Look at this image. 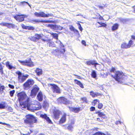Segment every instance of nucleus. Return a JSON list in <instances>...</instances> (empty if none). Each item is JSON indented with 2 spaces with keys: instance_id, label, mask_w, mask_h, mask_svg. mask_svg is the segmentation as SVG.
I'll list each match as a JSON object with an SVG mask.
<instances>
[{
  "instance_id": "3c124183",
  "label": "nucleus",
  "mask_w": 135,
  "mask_h": 135,
  "mask_svg": "<svg viewBox=\"0 0 135 135\" xmlns=\"http://www.w3.org/2000/svg\"><path fill=\"white\" fill-rule=\"evenodd\" d=\"M98 100L97 99H95L92 102L93 105V106H95L98 102Z\"/></svg>"
},
{
  "instance_id": "a878e982",
  "label": "nucleus",
  "mask_w": 135,
  "mask_h": 135,
  "mask_svg": "<svg viewBox=\"0 0 135 135\" xmlns=\"http://www.w3.org/2000/svg\"><path fill=\"white\" fill-rule=\"evenodd\" d=\"M35 71L37 76H39L41 75L42 74V70L38 68H37L35 70Z\"/></svg>"
},
{
  "instance_id": "ea45409f",
  "label": "nucleus",
  "mask_w": 135,
  "mask_h": 135,
  "mask_svg": "<svg viewBox=\"0 0 135 135\" xmlns=\"http://www.w3.org/2000/svg\"><path fill=\"white\" fill-rule=\"evenodd\" d=\"M98 23H99L101 26H99L98 27H101V26L105 27L107 26L106 24L104 23L98 22Z\"/></svg>"
},
{
  "instance_id": "20e7f679",
  "label": "nucleus",
  "mask_w": 135,
  "mask_h": 135,
  "mask_svg": "<svg viewBox=\"0 0 135 135\" xmlns=\"http://www.w3.org/2000/svg\"><path fill=\"white\" fill-rule=\"evenodd\" d=\"M18 75V81L20 83L23 82L29 76L27 74H25L24 73L19 71L16 73Z\"/></svg>"
},
{
  "instance_id": "a18cd8bd",
  "label": "nucleus",
  "mask_w": 135,
  "mask_h": 135,
  "mask_svg": "<svg viewBox=\"0 0 135 135\" xmlns=\"http://www.w3.org/2000/svg\"><path fill=\"white\" fill-rule=\"evenodd\" d=\"M115 69L114 68L112 67V68L110 70V72L111 73H111H113L115 74Z\"/></svg>"
},
{
  "instance_id": "4be33fe9",
  "label": "nucleus",
  "mask_w": 135,
  "mask_h": 135,
  "mask_svg": "<svg viewBox=\"0 0 135 135\" xmlns=\"http://www.w3.org/2000/svg\"><path fill=\"white\" fill-rule=\"evenodd\" d=\"M41 40L43 41L44 42H50L49 44V46L51 47H54L55 46V44L54 43L52 42H50V39H41Z\"/></svg>"
},
{
  "instance_id": "4c0bfd02",
  "label": "nucleus",
  "mask_w": 135,
  "mask_h": 135,
  "mask_svg": "<svg viewBox=\"0 0 135 135\" xmlns=\"http://www.w3.org/2000/svg\"><path fill=\"white\" fill-rule=\"evenodd\" d=\"M97 87L99 88L101 90H103L105 85H100V84H97L96 85Z\"/></svg>"
},
{
  "instance_id": "2f4dec72",
  "label": "nucleus",
  "mask_w": 135,
  "mask_h": 135,
  "mask_svg": "<svg viewBox=\"0 0 135 135\" xmlns=\"http://www.w3.org/2000/svg\"><path fill=\"white\" fill-rule=\"evenodd\" d=\"M128 46V44L124 42L121 44V48L123 49H128L129 48Z\"/></svg>"
},
{
  "instance_id": "393cba45",
  "label": "nucleus",
  "mask_w": 135,
  "mask_h": 135,
  "mask_svg": "<svg viewBox=\"0 0 135 135\" xmlns=\"http://www.w3.org/2000/svg\"><path fill=\"white\" fill-rule=\"evenodd\" d=\"M6 67L9 70H11L12 69H15L16 68L13 66L11 64H10L9 61H7L6 63Z\"/></svg>"
},
{
  "instance_id": "a19ab883",
  "label": "nucleus",
  "mask_w": 135,
  "mask_h": 135,
  "mask_svg": "<svg viewBox=\"0 0 135 135\" xmlns=\"http://www.w3.org/2000/svg\"><path fill=\"white\" fill-rule=\"evenodd\" d=\"M15 92V90H12L10 91L9 92V93L10 96L12 97L13 96V95Z\"/></svg>"
},
{
  "instance_id": "338daca9",
  "label": "nucleus",
  "mask_w": 135,
  "mask_h": 135,
  "mask_svg": "<svg viewBox=\"0 0 135 135\" xmlns=\"http://www.w3.org/2000/svg\"><path fill=\"white\" fill-rule=\"evenodd\" d=\"M74 32L76 34H79V32L78 30L76 29H75L74 30Z\"/></svg>"
},
{
  "instance_id": "f8f14e48",
  "label": "nucleus",
  "mask_w": 135,
  "mask_h": 135,
  "mask_svg": "<svg viewBox=\"0 0 135 135\" xmlns=\"http://www.w3.org/2000/svg\"><path fill=\"white\" fill-rule=\"evenodd\" d=\"M34 15L37 17H48L50 16L49 14H46L43 12H41L39 13L35 12L34 13Z\"/></svg>"
},
{
  "instance_id": "dca6fc26",
  "label": "nucleus",
  "mask_w": 135,
  "mask_h": 135,
  "mask_svg": "<svg viewBox=\"0 0 135 135\" xmlns=\"http://www.w3.org/2000/svg\"><path fill=\"white\" fill-rule=\"evenodd\" d=\"M68 107L70 111L73 112L75 113H78L80 109L79 108H75L70 107Z\"/></svg>"
},
{
  "instance_id": "f704fd0d",
  "label": "nucleus",
  "mask_w": 135,
  "mask_h": 135,
  "mask_svg": "<svg viewBox=\"0 0 135 135\" xmlns=\"http://www.w3.org/2000/svg\"><path fill=\"white\" fill-rule=\"evenodd\" d=\"M5 87L4 85H2L0 84V94H2L3 92V90L5 89Z\"/></svg>"
},
{
  "instance_id": "0e129e2a",
  "label": "nucleus",
  "mask_w": 135,
  "mask_h": 135,
  "mask_svg": "<svg viewBox=\"0 0 135 135\" xmlns=\"http://www.w3.org/2000/svg\"><path fill=\"white\" fill-rule=\"evenodd\" d=\"M81 43L83 45L85 46L86 45V43L85 41L84 40H82L81 41Z\"/></svg>"
},
{
  "instance_id": "6e6d98bb",
  "label": "nucleus",
  "mask_w": 135,
  "mask_h": 135,
  "mask_svg": "<svg viewBox=\"0 0 135 135\" xmlns=\"http://www.w3.org/2000/svg\"><path fill=\"white\" fill-rule=\"evenodd\" d=\"M21 26L23 28L27 29V26H26L23 24H22L21 25Z\"/></svg>"
},
{
  "instance_id": "f03ea898",
  "label": "nucleus",
  "mask_w": 135,
  "mask_h": 135,
  "mask_svg": "<svg viewBox=\"0 0 135 135\" xmlns=\"http://www.w3.org/2000/svg\"><path fill=\"white\" fill-rule=\"evenodd\" d=\"M26 119H24V122L25 124L29 125H32L33 123H36L37 120L34 115L28 114L25 117Z\"/></svg>"
},
{
  "instance_id": "4468645a",
  "label": "nucleus",
  "mask_w": 135,
  "mask_h": 135,
  "mask_svg": "<svg viewBox=\"0 0 135 135\" xmlns=\"http://www.w3.org/2000/svg\"><path fill=\"white\" fill-rule=\"evenodd\" d=\"M47 26L55 30H58L62 29V27L56 25L49 24Z\"/></svg>"
},
{
  "instance_id": "9d476101",
  "label": "nucleus",
  "mask_w": 135,
  "mask_h": 135,
  "mask_svg": "<svg viewBox=\"0 0 135 135\" xmlns=\"http://www.w3.org/2000/svg\"><path fill=\"white\" fill-rule=\"evenodd\" d=\"M57 101L59 103L67 105L69 103V101L64 97H61L57 99Z\"/></svg>"
},
{
  "instance_id": "603ef678",
  "label": "nucleus",
  "mask_w": 135,
  "mask_h": 135,
  "mask_svg": "<svg viewBox=\"0 0 135 135\" xmlns=\"http://www.w3.org/2000/svg\"><path fill=\"white\" fill-rule=\"evenodd\" d=\"M8 108V110L10 112H12L13 109L12 107H11L8 106L7 105V108Z\"/></svg>"
},
{
  "instance_id": "052dcab7",
  "label": "nucleus",
  "mask_w": 135,
  "mask_h": 135,
  "mask_svg": "<svg viewBox=\"0 0 135 135\" xmlns=\"http://www.w3.org/2000/svg\"><path fill=\"white\" fill-rule=\"evenodd\" d=\"M78 25L79 26V28L80 31H82L83 29L81 27V25L79 23L78 24Z\"/></svg>"
},
{
  "instance_id": "6ab92c4d",
  "label": "nucleus",
  "mask_w": 135,
  "mask_h": 135,
  "mask_svg": "<svg viewBox=\"0 0 135 135\" xmlns=\"http://www.w3.org/2000/svg\"><path fill=\"white\" fill-rule=\"evenodd\" d=\"M86 64L88 65H94L95 67L98 64L94 60H91L87 61L86 62Z\"/></svg>"
},
{
  "instance_id": "69168bd1",
  "label": "nucleus",
  "mask_w": 135,
  "mask_h": 135,
  "mask_svg": "<svg viewBox=\"0 0 135 135\" xmlns=\"http://www.w3.org/2000/svg\"><path fill=\"white\" fill-rule=\"evenodd\" d=\"M22 4H23L25 3L26 4L28 5L29 6H30V5L27 2H25V1L23 2H22Z\"/></svg>"
},
{
  "instance_id": "c756f323",
  "label": "nucleus",
  "mask_w": 135,
  "mask_h": 135,
  "mask_svg": "<svg viewBox=\"0 0 135 135\" xmlns=\"http://www.w3.org/2000/svg\"><path fill=\"white\" fill-rule=\"evenodd\" d=\"M90 95L93 98L97 97L99 95V93H94L93 91L90 92Z\"/></svg>"
},
{
  "instance_id": "de8ad7c7",
  "label": "nucleus",
  "mask_w": 135,
  "mask_h": 135,
  "mask_svg": "<svg viewBox=\"0 0 135 135\" xmlns=\"http://www.w3.org/2000/svg\"><path fill=\"white\" fill-rule=\"evenodd\" d=\"M27 29L28 30H33L35 29V28L34 27L32 26H27Z\"/></svg>"
},
{
  "instance_id": "bb28decb",
  "label": "nucleus",
  "mask_w": 135,
  "mask_h": 135,
  "mask_svg": "<svg viewBox=\"0 0 135 135\" xmlns=\"http://www.w3.org/2000/svg\"><path fill=\"white\" fill-rule=\"evenodd\" d=\"M74 81L76 84L79 85L81 88H84L83 84L80 81L75 79L74 80Z\"/></svg>"
},
{
  "instance_id": "774afa93",
  "label": "nucleus",
  "mask_w": 135,
  "mask_h": 135,
  "mask_svg": "<svg viewBox=\"0 0 135 135\" xmlns=\"http://www.w3.org/2000/svg\"><path fill=\"white\" fill-rule=\"evenodd\" d=\"M131 39H133L135 40V36L134 35H132L131 36Z\"/></svg>"
},
{
  "instance_id": "37998d69",
  "label": "nucleus",
  "mask_w": 135,
  "mask_h": 135,
  "mask_svg": "<svg viewBox=\"0 0 135 135\" xmlns=\"http://www.w3.org/2000/svg\"><path fill=\"white\" fill-rule=\"evenodd\" d=\"M0 73L2 75L3 74V68L2 66V64L0 63Z\"/></svg>"
},
{
  "instance_id": "2eb2a0df",
  "label": "nucleus",
  "mask_w": 135,
  "mask_h": 135,
  "mask_svg": "<svg viewBox=\"0 0 135 135\" xmlns=\"http://www.w3.org/2000/svg\"><path fill=\"white\" fill-rule=\"evenodd\" d=\"M14 18L17 21L22 22L24 20V16L23 15H17L14 17Z\"/></svg>"
},
{
  "instance_id": "7c9ffc66",
  "label": "nucleus",
  "mask_w": 135,
  "mask_h": 135,
  "mask_svg": "<svg viewBox=\"0 0 135 135\" xmlns=\"http://www.w3.org/2000/svg\"><path fill=\"white\" fill-rule=\"evenodd\" d=\"M119 25L117 23L114 24L112 27V30L113 31H114L117 30L119 27Z\"/></svg>"
},
{
  "instance_id": "f257e3e1",
  "label": "nucleus",
  "mask_w": 135,
  "mask_h": 135,
  "mask_svg": "<svg viewBox=\"0 0 135 135\" xmlns=\"http://www.w3.org/2000/svg\"><path fill=\"white\" fill-rule=\"evenodd\" d=\"M21 106L24 108H27L28 110L31 111L36 110H39V108L36 107V106H38V105H35V104H30L29 102V99H28L25 102H23Z\"/></svg>"
},
{
  "instance_id": "8fccbe9b",
  "label": "nucleus",
  "mask_w": 135,
  "mask_h": 135,
  "mask_svg": "<svg viewBox=\"0 0 135 135\" xmlns=\"http://www.w3.org/2000/svg\"><path fill=\"white\" fill-rule=\"evenodd\" d=\"M99 104L98 105V108L99 109H101L103 106V104L102 103H99V102H98Z\"/></svg>"
},
{
  "instance_id": "1a4fd4ad",
  "label": "nucleus",
  "mask_w": 135,
  "mask_h": 135,
  "mask_svg": "<svg viewBox=\"0 0 135 135\" xmlns=\"http://www.w3.org/2000/svg\"><path fill=\"white\" fill-rule=\"evenodd\" d=\"M39 90V88L37 85H35L33 87L31 90V96L34 97L36 95Z\"/></svg>"
},
{
  "instance_id": "09e8293b",
  "label": "nucleus",
  "mask_w": 135,
  "mask_h": 135,
  "mask_svg": "<svg viewBox=\"0 0 135 135\" xmlns=\"http://www.w3.org/2000/svg\"><path fill=\"white\" fill-rule=\"evenodd\" d=\"M48 104L46 102H44L43 105V107L44 108H46L48 106Z\"/></svg>"
},
{
  "instance_id": "b1692460",
  "label": "nucleus",
  "mask_w": 135,
  "mask_h": 135,
  "mask_svg": "<svg viewBox=\"0 0 135 135\" xmlns=\"http://www.w3.org/2000/svg\"><path fill=\"white\" fill-rule=\"evenodd\" d=\"M66 114H64L61 118L60 121L59 123L62 124L64 123L66 121Z\"/></svg>"
},
{
  "instance_id": "a211bd4d",
  "label": "nucleus",
  "mask_w": 135,
  "mask_h": 135,
  "mask_svg": "<svg viewBox=\"0 0 135 135\" xmlns=\"http://www.w3.org/2000/svg\"><path fill=\"white\" fill-rule=\"evenodd\" d=\"M74 122L73 121H71L70 124L66 125L67 129L69 131H72L73 129V125Z\"/></svg>"
},
{
  "instance_id": "5fc2aeb1",
  "label": "nucleus",
  "mask_w": 135,
  "mask_h": 135,
  "mask_svg": "<svg viewBox=\"0 0 135 135\" xmlns=\"http://www.w3.org/2000/svg\"><path fill=\"white\" fill-rule=\"evenodd\" d=\"M63 53V51H53L52 52V53L53 54L54 53Z\"/></svg>"
},
{
  "instance_id": "79ce46f5",
  "label": "nucleus",
  "mask_w": 135,
  "mask_h": 135,
  "mask_svg": "<svg viewBox=\"0 0 135 135\" xmlns=\"http://www.w3.org/2000/svg\"><path fill=\"white\" fill-rule=\"evenodd\" d=\"M93 135H106L105 133L100 132H96Z\"/></svg>"
},
{
  "instance_id": "49530a36",
  "label": "nucleus",
  "mask_w": 135,
  "mask_h": 135,
  "mask_svg": "<svg viewBox=\"0 0 135 135\" xmlns=\"http://www.w3.org/2000/svg\"><path fill=\"white\" fill-rule=\"evenodd\" d=\"M54 21H50L49 20H44L42 21L44 23H54Z\"/></svg>"
},
{
  "instance_id": "e433bc0d",
  "label": "nucleus",
  "mask_w": 135,
  "mask_h": 135,
  "mask_svg": "<svg viewBox=\"0 0 135 135\" xmlns=\"http://www.w3.org/2000/svg\"><path fill=\"white\" fill-rule=\"evenodd\" d=\"M133 44V41L132 40H130L129 41L128 43V46H129V48L131 47H133L134 46Z\"/></svg>"
},
{
  "instance_id": "c9c22d12",
  "label": "nucleus",
  "mask_w": 135,
  "mask_h": 135,
  "mask_svg": "<svg viewBox=\"0 0 135 135\" xmlns=\"http://www.w3.org/2000/svg\"><path fill=\"white\" fill-rule=\"evenodd\" d=\"M34 37L35 38V40H38L41 38V36L40 35L36 34L34 36Z\"/></svg>"
},
{
  "instance_id": "864d4df0",
  "label": "nucleus",
  "mask_w": 135,
  "mask_h": 135,
  "mask_svg": "<svg viewBox=\"0 0 135 135\" xmlns=\"http://www.w3.org/2000/svg\"><path fill=\"white\" fill-rule=\"evenodd\" d=\"M95 108L94 107H91L90 108V110L91 112L95 110Z\"/></svg>"
},
{
  "instance_id": "bf43d9fd",
  "label": "nucleus",
  "mask_w": 135,
  "mask_h": 135,
  "mask_svg": "<svg viewBox=\"0 0 135 135\" xmlns=\"http://www.w3.org/2000/svg\"><path fill=\"white\" fill-rule=\"evenodd\" d=\"M32 22L33 23H34V22H40V20H34L32 21Z\"/></svg>"
},
{
  "instance_id": "58836bf2",
  "label": "nucleus",
  "mask_w": 135,
  "mask_h": 135,
  "mask_svg": "<svg viewBox=\"0 0 135 135\" xmlns=\"http://www.w3.org/2000/svg\"><path fill=\"white\" fill-rule=\"evenodd\" d=\"M100 75L102 78H106L107 76V75L106 73H105L103 72H101L100 73Z\"/></svg>"
},
{
  "instance_id": "c85d7f7f",
  "label": "nucleus",
  "mask_w": 135,
  "mask_h": 135,
  "mask_svg": "<svg viewBox=\"0 0 135 135\" xmlns=\"http://www.w3.org/2000/svg\"><path fill=\"white\" fill-rule=\"evenodd\" d=\"M74 81L76 84L79 85L81 88H84L83 84L80 81L75 79L74 80Z\"/></svg>"
},
{
  "instance_id": "aec40b11",
  "label": "nucleus",
  "mask_w": 135,
  "mask_h": 135,
  "mask_svg": "<svg viewBox=\"0 0 135 135\" xmlns=\"http://www.w3.org/2000/svg\"><path fill=\"white\" fill-rule=\"evenodd\" d=\"M60 112L58 110H56L53 112V113L54 117L56 119H58L59 118Z\"/></svg>"
},
{
  "instance_id": "39448f33",
  "label": "nucleus",
  "mask_w": 135,
  "mask_h": 135,
  "mask_svg": "<svg viewBox=\"0 0 135 135\" xmlns=\"http://www.w3.org/2000/svg\"><path fill=\"white\" fill-rule=\"evenodd\" d=\"M18 61L22 64L24 65H26L30 67H32L34 65L33 62L30 59L28 60H26L25 61L18 60Z\"/></svg>"
},
{
  "instance_id": "e2e57ef3",
  "label": "nucleus",
  "mask_w": 135,
  "mask_h": 135,
  "mask_svg": "<svg viewBox=\"0 0 135 135\" xmlns=\"http://www.w3.org/2000/svg\"><path fill=\"white\" fill-rule=\"evenodd\" d=\"M115 124L117 125L118 124H121V122L120 121L118 120V121H117L115 122Z\"/></svg>"
},
{
  "instance_id": "cd10ccee",
  "label": "nucleus",
  "mask_w": 135,
  "mask_h": 135,
  "mask_svg": "<svg viewBox=\"0 0 135 135\" xmlns=\"http://www.w3.org/2000/svg\"><path fill=\"white\" fill-rule=\"evenodd\" d=\"M74 81L76 84L79 85L81 88H84L83 84L80 81L75 79L74 80Z\"/></svg>"
},
{
  "instance_id": "c03bdc74",
  "label": "nucleus",
  "mask_w": 135,
  "mask_h": 135,
  "mask_svg": "<svg viewBox=\"0 0 135 135\" xmlns=\"http://www.w3.org/2000/svg\"><path fill=\"white\" fill-rule=\"evenodd\" d=\"M56 42L58 44H59V46L60 47H63L64 46L62 44V43H61L60 41L59 40H57L56 41Z\"/></svg>"
},
{
  "instance_id": "13d9d810",
  "label": "nucleus",
  "mask_w": 135,
  "mask_h": 135,
  "mask_svg": "<svg viewBox=\"0 0 135 135\" xmlns=\"http://www.w3.org/2000/svg\"><path fill=\"white\" fill-rule=\"evenodd\" d=\"M81 100L83 101V102H86L87 101V99L85 97H83L81 98Z\"/></svg>"
},
{
  "instance_id": "4d7b16f0",
  "label": "nucleus",
  "mask_w": 135,
  "mask_h": 135,
  "mask_svg": "<svg viewBox=\"0 0 135 135\" xmlns=\"http://www.w3.org/2000/svg\"><path fill=\"white\" fill-rule=\"evenodd\" d=\"M8 86L10 88L13 89L14 88V86L13 85H12L11 84H9L8 85Z\"/></svg>"
},
{
  "instance_id": "f3484780",
  "label": "nucleus",
  "mask_w": 135,
  "mask_h": 135,
  "mask_svg": "<svg viewBox=\"0 0 135 135\" xmlns=\"http://www.w3.org/2000/svg\"><path fill=\"white\" fill-rule=\"evenodd\" d=\"M95 114H98V115L99 117H102L103 118L105 119L107 118V117L106 115L104 113L100 112V111L98 110L96 112Z\"/></svg>"
},
{
  "instance_id": "5701e85b",
  "label": "nucleus",
  "mask_w": 135,
  "mask_h": 135,
  "mask_svg": "<svg viewBox=\"0 0 135 135\" xmlns=\"http://www.w3.org/2000/svg\"><path fill=\"white\" fill-rule=\"evenodd\" d=\"M7 104L5 102H2L0 103V109H4L7 108Z\"/></svg>"
},
{
  "instance_id": "7ed1b4c3",
  "label": "nucleus",
  "mask_w": 135,
  "mask_h": 135,
  "mask_svg": "<svg viewBox=\"0 0 135 135\" xmlns=\"http://www.w3.org/2000/svg\"><path fill=\"white\" fill-rule=\"evenodd\" d=\"M111 76L116 81L120 83L122 82V80H124V76L123 73L119 71L115 72L114 75L111 74Z\"/></svg>"
},
{
  "instance_id": "72a5a7b5",
  "label": "nucleus",
  "mask_w": 135,
  "mask_h": 135,
  "mask_svg": "<svg viewBox=\"0 0 135 135\" xmlns=\"http://www.w3.org/2000/svg\"><path fill=\"white\" fill-rule=\"evenodd\" d=\"M91 75L92 77L94 78H96L97 77V73L94 70L92 71Z\"/></svg>"
},
{
  "instance_id": "473e14b6",
  "label": "nucleus",
  "mask_w": 135,
  "mask_h": 135,
  "mask_svg": "<svg viewBox=\"0 0 135 135\" xmlns=\"http://www.w3.org/2000/svg\"><path fill=\"white\" fill-rule=\"evenodd\" d=\"M50 33L51 35L54 38L56 39L57 40V41L58 40V35L57 34L54 33Z\"/></svg>"
},
{
  "instance_id": "ddd939ff",
  "label": "nucleus",
  "mask_w": 135,
  "mask_h": 135,
  "mask_svg": "<svg viewBox=\"0 0 135 135\" xmlns=\"http://www.w3.org/2000/svg\"><path fill=\"white\" fill-rule=\"evenodd\" d=\"M40 117L43 118L45 119L48 123L50 124H52V121L47 116L46 114H41L40 115Z\"/></svg>"
},
{
  "instance_id": "0eeeda50",
  "label": "nucleus",
  "mask_w": 135,
  "mask_h": 135,
  "mask_svg": "<svg viewBox=\"0 0 135 135\" xmlns=\"http://www.w3.org/2000/svg\"><path fill=\"white\" fill-rule=\"evenodd\" d=\"M17 95L18 97L19 101L21 102L27 97L26 94L24 92L18 93Z\"/></svg>"
},
{
  "instance_id": "680f3d73",
  "label": "nucleus",
  "mask_w": 135,
  "mask_h": 135,
  "mask_svg": "<svg viewBox=\"0 0 135 135\" xmlns=\"http://www.w3.org/2000/svg\"><path fill=\"white\" fill-rule=\"evenodd\" d=\"M70 29L72 31H74V30L75 29L74 27H73L72 26H71L70 27Z\"/></svg>"
},
{
  "instance_id": "6e6552de",
  "label": "nucleus",
  "mask_w": 135,
  "mask_h": 135,
  "mask_svg": "<svg viewBox=\"0 0 135 135\" xmlns=\"http://www.w3.org/2000/svg\"><path fill=\"white\" fill-rule=\"evenodd\" d=\"M49 85L51 86L52 90L54 93H60V89L56 85L52 84H49Z\"/></svg>"
},
{
  "instance_id": "9b49d317",
  "label": "nucleus",
  "mask_w": 135,
  "mask_h": 135,
  "mask_svg": "<svg viewBox=\"0 0 135 135\" xmlns=\"http://www.w3.org/2000/svg\"><path fill=\"white\" fill-rule=\"evenodd\" d=\"M0 25L2 26H6L8 28L10 29L11 28L14 29L17 27V26L14 24L5 23L3 22L1 23Z\"/></svg>"
},
{
  "instance_id": "423d86ee",
  "label": "nucleus",
  "mask_w": 135,
  "mask_h": 135,
  "mask_svg": "<svg viewBox=\"0 0 135 135\" xmlns=\"http://www.w3.org/2000/svg\"><path fill=\"white\" fill-rule=\"evenodd\" d=\"M34 81L32 79H28L23 84L25 89L26 90L28 89L33 85Z\"/></svg>"
},
{
  "instance_id": "412c9836",
  "label": "nucleus",
  "mask_w": 135,
  "mask_h": 135,
  "mask_svg": "<svg viewBox=\"0 0 135 135\" xmlns=\"http://www.w3.org/2000/svg\"><path fill=\"white\" fill-rule=\"evenodd\" d=\"M37 99L40 101H41L43 100V95L42 93L40 91L38 93L37 97Z\"/></svg>"
}]
</instances>
